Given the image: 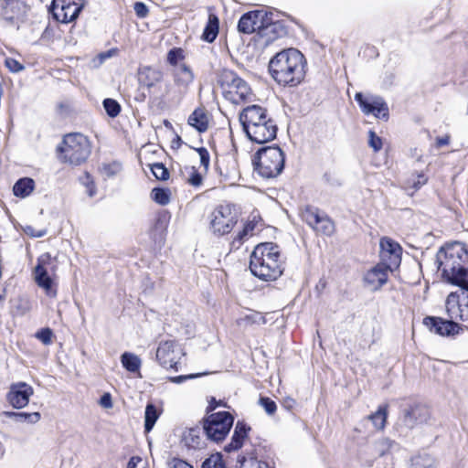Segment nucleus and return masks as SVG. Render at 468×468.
Wrapping results in <instances>:
<instances>
[{
	"instance_id": "f257e3e1",
	"label": "nucleus",
	"mask_w": 468,
	"mask_h": 468,
	"mask_svg": "<svg viewBox=\"0 0 468 468\" xmlns=\"http://www.w3.org/2000/svg\"><path fill=\"white\" fill-rule=\"evenodd\" d=\"M435 264L442 282L468 292V250L455 241L441 247Z\"/></svg>"
},
{
	"instance_id": "f03ea898",
	"label": "nucleus",
	"mask_w": 468,
	"mask_h": 468,
	"mask_svg": "<svg viewBox=\"0 0 468 468\" xmlns=\"http://www.w3.org/2000/svg\"><path fill=\"white\" fill-rule=\"evenodd\" d=\"M306 60L296 48H287L278 52L269 63V72L280 85L294 87L305 76Z\"/></svg>"
},
{
	"instance_id": "7ed1b4c3",
	"label": "nucleus",
	"mask_w": 468,
	"mask_h": 468,
	"mask_svg": "<svg viewBox=\"0 0 468 468\" xmlns=\"http://www.w3.org/2000/svg\"><path fill=\"white\" fill-rule=\"evenodd\" d=\"M239 121L247 137L257 144L272 141L277 135V123L268 110L261 105L252 104L239 113Z\"/></svg>"
},
{
	"instance_id": "20e7f679",
	"label": "nucleus",
	"mask_w": 468,
	"mask_h": 468,
	"mask_svg": "<svg viewBox=\"0 0 468 468\" xmlns=\"http://www.w3.org/2000/svg\"><path fill=\"white\" fill-rule=\"evenodd\" d=\"M250 270L262 281L277 280L284 271L278 245L272 242L257 245L250 255Z\"/></svg>"
},
{
	"instance_id": "39448f33",
	"label": "nucleus",
	"mask_w": 468,
	"mask_h": 468,
	"mask_svg": "<svg viewBox=\"0 0 468 468\" xmlns=\"http://www.w3.org/2000/svg\"><path fill=\"white\" fill-rule=\"evenodd\" d=\"M57 153L60 162L77 166L87 161L91 153V144L82 133H68L58 145Z\"/></svg>"
},
{
	"instance_id": "423d86ee",
	"label": "nucleus",
	"mask_w": 468,
	"mask_h": 468,
	"mask_svg": "<svg viewBox=\"0 0 468 468\" xmlns=\"http://www.w3.org/2000/svg\"><path fill=\"white\" fill-rule=\"evenodd\" d=\"M284 162L285 155L277 145L259 149L253 159L255 171L264 178H272L280 175L284 168Z\"/></svg>"
},
{
	"instance_id": "0eeeda50",
	"label": "nucleus",
	"mask_w": 468,
	"mask_h": 468,
	"mask_svg": "<svg viewBox=\"0 0 468 468\" xmlns=\"http://www.w3.org/2000/svg\"><path fill=\"white\" fill-rule=\"evenodd\" d=\"M218 81L224 98L233 104L250 101L254 96L249 84L233 70L223 69L220 72Z\"/></svg>"
},
{
	"instance_id": "6e6552de",
	"label": "nucleus",
	"mask_w": 468,
	"mask_h": 468,
	"mask_svg": "<svg viewBox=\"0 0 468 468\" xmlns=\"http://www.w3.org/2000/svg\"><path fill=\"white\" fill-rule=\"evenodd\" d=\"M234 418L228 411H218L205 417L202 420L203 432L207 439L215 442L223 441L233 426Z\"/></svg>"
},
{
	"instance_id": "1a4fd4ad",
	"label": "nucleus",
	"mask_w": 468,
	"mask_h": 468,
	"mask_svg": "<svg viewBox=\"0 0 468 468\" xmlns=\"http://www.w3.org/2000/svg\"><path fill=\"white\" fill-rule=\"evenodd\" d=\"M237 222L238 215L229 204L218 206L210 216V228L218 235L229 233Z\"/></svg>"
},
{
	"instance_id": "9d476101",
	"label": "nucleus",
	"mask_w": 468,
	"mask_h": 468,
	"mask_svg": "<svg viewBox=\"0 0 468 468\" xmlns=\"http://www.w3.org/2000/svg\"><path fill=\"white\" fill-rule=\"evenodd\" d=\"M354 99L364 114H371L378 119L388 121L389 116L388 106L381 96L356 92Z\"/></svg>"
},
{
	"instance_id": "9b49d317",
	"label": "nucleus",
	"mask_w": 468,
	"mask_h": 468,
	"mask_svg": "<svg viewBox=\"0 0 468 468\" xmlns=\"http://www.w3.org/2000/svg\"><path fill=\"white\" fill-rule=\"evenodd\" d=\"M278 14L274 11H267L264 24L260 31L259 37L263 40L264 45H269L277 38L287 35L288 30L285 25L278 19Z\"/></svg>"
},
{
	"instance_id": "f8f14e48",
	"label": "nucleus",
	"mask_w": 468,
	"mask_h": 468,
	"mask_svg": "<svg viewBox=\"0 0 468 468\" xmlns=\"http://www.w3.org/2000/svg\"><path fill=\"white\" fill-rule=\"evenodd\" d=\"M451 292L445 301L446 312L450 319L468 321V292L463 290Z\"/></svg>"
},
{
	"instance_id": "ddd939ff",
	"label": "nucleus",
	"mask_w": 468,
	"mask_h": 468,
	"mask_svg": "<svg viewBox=\"0 0 468 468\" xmlns=\"http://www.w3.org/2000/svg\"><path fill=\"white\" fill-rule=\"evenodd\" d=\"M430 419L431 410L426 405L413 403L403 410L401 421L406 428L411 430L417 426L428 423Z\"/></svg>"
},
{
	"instance_id": "4468645a",
	"label": "nucleus",
	"mask_w": 468,
	"mask_h": 468,
	"mask_svg": "<svg viewBox=\"0 0 468 468\" xmlns=\"http://www.w3.org/2000/svg\"><path fill=\"white\" fill-rule=\"evenodd\" d=\"M34 394L33 388L26 382L11 384L6 394V400L15 409H23L29 403L30 397Z\"/></svg>"
},
{
	"instance_id": "2eb2a0df",
	"label": "nucleus",
	"mask_w": 468,
	"mask_h": 468,
	"mask_svg": "<svg viewBox=\"0 0 468 468\" xmlns=\"http://www.w3.org/2000/svg\"><path fill=\"white\" fill-rule=\"evenodd\" d=\"M267 17V10L260 9L250 11L241 16L238 23V30L243 34H251L256 32L260 36V31Z\"/></svg>"
},
{
	"instance_id": "dca6fc26",
	"label": "nucleus",
	"mask_w": 468,
	"mask_h": 468,
	"mask_svg": "<svg viewBox=\"0 0 468 468\" xmlns=\"http://www.w3.org/2000/svg\"><path fill=\"white\" fill-rule=\"evenodd\" d=\"M176 343L174 340L161 341L156 350V359L165 368L178 370V355L176 350Z\"/></svg>"
},
{
	"instance_id": "f3484780",
	"label": "nucleus",
	"mask_w": 468,
	"mask_h": 468,
	"mask_svg": "<svg viewBox=\"0 0 468 468\" xmlns=\"http://www.w3.org/2000/svg\"><path fill=\"white\" fill-rule=\"evenodd\" d=\"M454 319L444 320L441 317L427 316L423 319V324L434 334L441 336H451L459 333L461 326L453 322Z\"/></svg>"
},
{
	"instance_id": "a211bd4d",
	"label": "nucleus",
	"mask_w": 468,
	"mask_h": 468,
	"mask_svg": "<svg viewBox=\"0 0 468 468\" xmlns=\"http://www.w3.org/2000/svg\"><path fill=\"white\" fill-rule=\"evenodd\" d=\"M250 430V426L246 422L243 420H238L235 425L230 442L224 446V451L226 452H231L239 450L243 446L245 440L248 438Z\"/></svg>"
},
{
	"instance_id": "6ab92c4d",
	"label": "nucleus",
	"mask_w": 468,
	"mask_h": 468,
	"mask_svg": "<svg viewBox=\"0 0 468 468\" xmlns=\"http://www.w3.org/2000/svg\"><path fill=\"white\" fill-rule=\"evenodd\" d=\"M388 272L385 266L377 264L366 272L364 282L372 291L380 289L388 281Z\"/></svg>"
},
{
	"instance_id": "aec40b11",
	"label": "nucleus",
	"mask_w": 468,
	"mask_h": 468,
	"mask_svg": "<svg viewBox=\"0 0 468 468\" xmlns=\"http://www.w3.org/2000/svg\"><path fill=\"white\" fill-rule=\"evenodd\" d=\"M400 449L399 444L388 437H381L376 440L372 444V451L376 457H384L390 455Z\"/></svg>"
},
{
	"instance_id": "412c9836",
	"label": "nucleus",
	"mask_w": 468,
	"mask_h": 468,
	"mask_svg": "<svg viewBox=\"0 0 468 468\" xmlns=\"http://www.w3.org/2000/svg\"><path fill=\"white\" fill-rule=\"evenodd\" d=\"M163 79V73L157 69L152 67H144L139 69L138 81L140 85L148 89L154 87Z\"/></svg>"
},
{
	"instance_id": "4be33fe9",
	"label": "nucleus",
	"mask_w": 468,
	"mask_h": 468,
	"mask_svg": "<svg viewBox=\"0 0 468 468\" xmlns=\"http://www.w3.org/2000/svg\"><path fill=\"white\" fill-rule=\"evenodd\" d=\"M199 427L189 428L184 431L182 441L189 449H200L204 446Z\"/></svg>"
},
{
	"instance_id": "5701e85b",
	"label": "nucleus",
	"mask_w": 468,
	"mask_h": 468,
	"mask_svg": "<svg viewBox=\"0 0 468 468\" xmlns=\"http://www.w3.org/2000/svg\"><path fill=\"white\" fill-rule=\"evenodd\" d=\"M187 122L197 132L204 133L208 127L207 116L202 108L196 109L188 117Z\"/></svg>"
},
{
	"instance_id": "b1692460",
	"label": "nucleus",
	"mask_w": 468,
	"mask_h": 468,
	"mask_svg": "<svg viewBox=\"0 0 468 468\" xmlns=\"http://www.w3.org/2000/svg\"><path fill=\"white\" fill-rule=\"evenodd\" d=\"M194 80V74L186 64L179 65L175 71V82L183 90H186Z\"/></svg>"
},
{
	"instance_id": "393cba45",
	"label": "nucleus",
	"mask_w": 468,
	"mask_h": 468,
	"mask_svg": "<svg viewBox=\"0 0 468 468\" xmlns=\"http://www.w3.org/2000/svg\"><path fill=\"white\" fill-rule=\"evenodd\" d=\"M35 188V181L30 177H22L13 186V194L20 198L28 197Z\"/></svg>"
},
{
	"instance_id": "a878e982",
	"label": "nucleus",
	"mask_w": 468,
	"mask_h": 468,
	"mask_svg": "<svg viewBox=\"0 0 468 468\" xmlns=\"http://www.w3.org/2000/svg\"><path fill=\"white\" fill-rule=\"evenodd\" d=\"M436 459L427 452H419L410 459V468H436Z\"/></svg>"
},
{
	"instance_id": "bb28decb",
	"label": "nucleus",
	"mask_w": 468,
	"mask_h": 468,
	"mask_svg": "<svg viewBox=\"0 0 468 468\" xmlns=\"http://www.w3.org/2000/svg\"><path fill=\"white\" fill-rule=\"evenodd\" d=\"M218 27L219 20L218 16L214 14H209L208 21L202 34V39L208 43L213 42L218 34Z\"/></svg>"
},
{
	"instance_id": "cd10ccee",
	"label": "nucleus",
	"mask_w": 468,
	"mask_h": 468,
	"mask_svg": "<svg viewBox=\"0 0 468 468\" xmlns=\"http://www.w3.org/2000/svg\"><path fill=\"white\" fill-rule=\"evenodd\" d=\"M122 366L130 373H139L142 366L141 358L131 352H124L121 356Z\"/></svg>"
},
{
	"instance_id": "c85d7f7f",
	"label": "nucleus",
	"mask_w": 468,
	"mask_h": 468,
	"mask_svg": "<svg viewBox=\"0 0 468 468\" xmlns=\"http://www.w3.org/2000/svg\"><path fill=\"white\" fill-rule=\"evenodd\" d=\"M2 415L15 420L16 422H27L30 424H35L38 422L41 419V415L39 412H17V411H3Z\"/></svg>"
},
{
	"instance_id": "c756f323",
	"label": "nucleus",
	"mask_w": 468,
	"mask_h": 468,
	"mask_svg": "<svg viewBox=\"0 0 468 468\" xmlns=\"http://www.w3.org/2000/svg\"><path fill=\"white\" fill-rule=\"evenodd\" d=\"M388 418V405H380L377 411L368 415L367 420H370L378 431L384 430Z\"/></svg>"
},
{
	"instance_id": "7c9ffc66",
	"label": "nucleus",
	"mask_w": 468,
	"mask_h": 468,
	"mask_svg": "<svg viewBox=\"0 0 468 468\" xmlns=\"http://www.w3.org/2000/svg\"><path fill=\"white\" fill-rule=\"evenodd\" d=\"M35 278L37 285L47 292L51 289L52 280L49 277L45 267L40 263V260L38 261L37 265L35 267Z\"/></svg>"
},
{
	"instance_id": "2f4dec72",
	"label": "nucleus",
	"mask_w": 468,
	"mask_h": 468,
	"mask_svg": "<svg viewBox=\"0 0 468 468\" xmlns=\"http://www.w3.org/2000/svg\"><path fill=\"white\" fill-rule=\"evenodd\" d=\"M160 411L153 403H148L144 411V431L150 432L157 420L159 419Z\"/></svg>"
},
{
	"instance_id": "473e14b6",
	"label": "nucleus",
	"mask_w": 468,
	"mask_h": 468,
	"mask_svg": "<svg viewBox=\"0 0 468 468\" xmlns=\"http://www.w3.org/2000/svg\"><path fill=\"white\" fill-rule=\"evenodd\" d=\"M428 181L427 176L424 174H418L412 176L404 183V189L408 195L413 196L422 186Z\"/></svg>"
},
{
	"instance_id": "72a5a7b5",
	"label": "nucleus",
	"mask_w": 468,
	"mask_h": 468,
	"mask_svg": "<svg viewBox=\"0 0 468 468\" xmlns=\"http://www.w3.org/2000/svg\"><path fill=\"white\" fill-rule=\"evenodd\" d=\"M318 221L317 225L313 227L316 232L326 236H330L334 233L335 225L328 216L322 214Z\"/></svg>"
},
{
	"instance_id": "f704fd0d",
	"label": "nucleus",
	"mask_w": 468,
	"mask_h": 468,
	"mask_svg": "<svg viewBox=\"0 0 468 468\" xmlns=\"http://www.w3.org/2000/svg\"><path fill=\"white\" fill-rule=\"evenodd\" d=\"M381 262L379 265L385 266L387 271H392L398 268L401 261V252H395L393 254L380 255Z\"/></svg>"
},
{
	"instance_id": "c9c22d12",
	"label": "nucleus",
	"mask_w": 468,
	"mask_h": 468,
	"mask_svg": "<svg viewBox=\"0 0 468 468\" xmlns=\"http://www.w3.org/2000/svg\"><path fill=\"white\" fill-rule=\"evenodd\" d=\"M380 255L393 254L395 252H402L400 245L391 239L390 238L384 237L380 239Z\"/></svg>"
},
{
	"instance_id": "e433bc0d",
	"label": "nucleus",
	"mask_w": 468,
	"mask_h": 468,
	"mask_svg": "<svg viewBox=\"0 0 468 468\" xmlns=\"http://www.w3.org/2000/svg\"><path fill=\"white\" fill-rule=\"evenodd\" d=\"M321 215L322 214L317 207L308 206L303 210L302 218L313 229V227L316 226L317 222H319L318 220Z\"/></svg>"
},
{
	"instance_id": "4c0bfd02",
	"label": "nucleus",
	"mask_w": 468,
	"mask_h": 468,
	"mask_svg": "<svg viewBox=\"0 0 468 468\" xmlns=\"http://www.w3.org/2000/svg\"><path fill=\"white\" fill-rule=\"evenodd\" d=\"M171 192L167 188L154 187L151 191L152 199L161 206H165L170 202Z\"/></svg>"
},
{
	"instance_id": "58836bf2",
	"label": "nucleus",
	"mask_w": 468,
	"mask_h": 468,
	"mask_svg": "<svg viewBox=\"0 0 468 468\" xmlns=\"http://www.w3.org/2000/svg\"><path fill=\"white\" fill-rule=\"evenodd\" d=\"M201 468H226L222 454L220 452L211 454L202 463Z\"/></svg>"
},
{
	"instance_id": "ea45409f",
	"label": "nucleus",
	"mask_w": 468,
	"mask_h": 468,
	"mask_svg": "<svg viewBox=\"0 0 468 468\" xmlns=\"http://www.w3.org/2000/svg\"><path fill=\"white\" fill-rule=\"evenodd\" d=\"M102 105H103V108H104L106 113L111 118H115L116 116L119 115V113L121 112V105L114 99H111V98L104 99L102 101Z\"/></svg>"
},
{
	"instance_id": "a19ab883",
	"label": "nucleus",
	"mask_w": 468,
	"mask_h": 468,
	"mask_svg": "<svg viewBox=\"0 0 468 468\" xmlns=\"http://www.w3.org/2000/svg\"><path fill=\"white\" fill-rule=\"evenodd\" d=\"M151 171L154 177L158 180H167L169 177V172L167 168L162 163H154L151 165Z\"/></svg>"
},
{
	"instance_id": "79ce46f5",
	"label": "nucleus",
	"mask_w": 468,
	"mask_h": 468,
	"mask_svg": "<svg viewBox=\"0 0 468 468\" xmlns=\"http://www.w3.org/2000/svg\"><path fill=\"white\" fill-rule=\"evenodd\" d=\"M259 404L264 409L268 415H273L276 412L277 405L275 401L268 397H261Z\"/></svg>"
},
{
	"instance_id": "37998d69",
	"label": "nucleus",
	"mask_w": 468,
	"mask_h": 468,
	"mask_svg": "<svg viewBox=\"0 0 468 468\" xmlns=\"http://www.w3.org/2000/svg\"><path fill=\"white\" fill-rule=\"evenodd\" d=\"M82 185H84L87 188L88 195L92 197L96 194V186L95 184L88 172H85L83 176L80 178Z\"/></svg>"
},
{
	"instance_id": "c03bdc74",
	"label": "nucleus",
	"mask_w": 468,
	"mask_h": 468,
	"mask_svg": "<svg viewBox=\"0 0 468 468\" xmlns=\"http://www.w3.org/2000/svg\"><path fill=\"white\" fill-rule=\"evenodd\" d=\"M52 330L48 327L42 328L36 334V337L44 345H49L52 341Z\"/></svg>"
},
{
	"instance_id": "a18cd8bd",
	"label": "nucleus",
	"mask_w": 468,
	"mask_h": 468,
	"mask_svg": "<svg viewBox=\"0 0 468 468\" xmlns=\"http://www.w3.org/2000/svg\"><path fill=\"white\" fill-rule=\"evenodd\" d=\"M368 144L375 152L382 148V139L372 130L368 132Z\"/></svg>"
},
{
	"instance_id": "49530a36",
	"label": "nucleus",
	"mask_w": 468,
	"mask_h": 468,
	"mask_svg": "<svg viewBox=\"0 0 468 468\" xmlns=\"http://www.w3.org/2000/svg\"><path fill=\"white\" fill-rule=\"evenodd\" d=\"M5 64L6 68L13 73H18L25 69L24 65L13 58H5Z\"/></svg>"
},
{
	"instance_id": "de8ad7c7",
	"label": "nucleus",
	"mask_w": 468,
	"mask_h": 468,
	"mask_svg": "<svg viewBox=\"0 0 468 468\" xmlns=\"http://www.w3.org/2000/svg\"><path fill=\"white\" fill-rule=\"evenodd\" d=\"M183 58V51L181 48H172L167 54V61L171 65H176Z\"/></svg>"
},
{
	"instance_id": "09e8293b",
	"label": "nucleus",
	"mask_w": 468,
	"mask_h": 468,
	"mask_svg": "<svg viewBox=\"0 0 468 468\" xmlns=\"http://www.w3.org/2000/svg\"><path fill=\"white\" fill-rule=\"evenodd\" d=\"M120 170L121 165L118 163L104 164L102 165V171L108 177L115 176Z\"/></svg>"
},
{
	"instance_id": "8fccbe9b",
	"label": "nucleus",
	"mask_w": 468,
	"mask_h": 468,
	"mask_svg": "<svg viewBox=\"0 0 468 468\" xmlns=\"http://www.w3.org/2000/svg\"><path fill=\"white\" fill-rule=\"evenodd\" d=\"M196 150L199 154L201 165H203L205 169H207L210 162L208 151L205 147H198Z\"/></svg>"
},
{
	"instance_id": "3c124183",
	"label": "nucleus",
	"mask_w": 468,
	"mask_h": 468,
	"mask_svg": "<svg viewBox=\"0 0 468 468\" xmlns=\"http://www.w3.org/2000/svg\"><path fill=\"white\" fill-rule=\"evenodd\" d=\"M203 375H205V373L181 375V376H176V377H169L168 380L170 382H172V383L181 384V383H183L184 381H186L187 379L197 378L201 377Z\"/></svg>"
},
{
	"instance_id": "603ef678",
	"label": "nucleus",
	"mask_w": 468,
	"mask_h": 468,
	"mask_svg": "<svg viewBox=\"0 0 468 468\" xmlns=\"http://www.w3.org/2000/svg\"><path fill=\"white\" fill-rule=\"evenodd\" d=\"M249 232L243 228L242 230L239 231L236 237L232 240V246L239 248L249 237Z\"/></svg>"
},
{
	"instance_id": "864d4df0",
	"label": "nucleus",
	"mask_w": 468,
	"mask_h": 468,
	"mask_svg": "<svg viewBox=\"0 0 468 468\" xmlns=\"http://www.w3.org/2000/svg\"><path fill=\"white\" fill-rule=\"evenodd\" d=\"M188 183L193 186H198L202 183V176L195 167L191 168V175L188 178Z\"/></svg>"
},
{
	"instance_id": "5fc2aeb1",
	"label": "nucleus",
	"mask_w": 468,
	"mask_h": 468,
	"mask_svg": "<svg viewBox=\"0 0 468 468\" xmlns=\"http://www.w3.org/2000/svg\"><path fill=\"white\" fill-rule=\"evenodd\" d=\"M133 9L137 16L141 18L145 17L149 12L148 7L143 2H136Z\"/></svg>"
},
{
	"instance_id": "6e6d98bb",
	"label": "nucleus",
	"mask_w": 468,
	"mask_h": 468,
	"mask_svg": "<svg viewBox=\"0 0 468 468\" xmlns=\"http://www.w3.org/2000/svg\"><path fill=\"white\" fill-rule=\"evenodd\" d=\"M250 468H274V466L268 462L259 461L256 457L250 458Z\"/></svg>"
},
{
	"instance_id": "4d7b16f0",
	"label": "nucleus",
	"mask_w": 468,
	"mask_h": 468,
	"mask_svg": "<svg viewBox=\"0 0 468 468\" xmlns=\"http://www.w3.org/2000/svg\"><path fill=\"white\" fill-rule=\"evenodd\" d=\"M170 468H193V466L188 463L187 462L179 459V458H174L171 461V467Z\"/></svg>"
},
{
	"instance_id": "13d9d810",
	"label": "nucleus",
	"mask_w": 468,
	"mask_h": 468,
	"mask_svg": "<svg viewBox=\"0 0 468 468\" xmlns=\"http://www.w3.org/2000/svg\"><path fill=\"white\" fill-rule=\"evenodd\" d=\"M25 232L31 236V237H34V238H41V237H44L47 233V231L45 229H41V230H35V229L31 226H27L26 229H25Z\"/></svg>"
},
{
	"instance_id": "bf43d9fd",
	"label": "nucleus",
	"mask_w": 468,
	"mask_h": 468,
	"mask_svg": "<svg viewBox=\"0 0 468 468\" xmlns=\"http://www.w3.org/2000/svg\"><path fill=\"white\" fill-rule=\"evenodd\" d=\"M100 405L105 409L112 407V399L110 393H104L100 399Z\"/></svg>"
},
{
	"instance_id": "052dcab7",
	"label": "nucleus",
	"mask_w": 468,
	"mask_h": 468,
	"mask_svg": "<svg viewBox=\"0 0 468 468\" xmlns=\"http://www.w3.org/2000/svg\"><path fill=\"white\" fill-rule=\"evenodd\" d=\"M154 229H160L162 232L166 229V219L165 217H158L154 223Z\"/></svg>"
},
{
	"instance_id": "680f3d73",
	"label": "nucleus",
	"mask_w": 468,
	"mask_h": 468,
	"mask_svg": "<svg viewBox=\"0 0 468 468\" xmlns=\"http://www.w3.org/2000/svg\"><path fill=\"white\" fill-rule=\"evenodd\" d=\"M450 142V136L449 135H445L443 137H438L436 139V146L437 147H442L444 145H447Z\"/></svg>"
},
{
	"instance_id": "e2e57ef3",
	"label": "nucleus",
	"mask_w": 468,
	"mask_h": 468,
	"mask_svg": "<svg viewBox=\"0 0 468 468\" xmlns=\"http://www.w3.org/2000/svg\"><path fill=\"white\" fill-rule=\"evenodd\" d=\"M142 462V458L139 456H133L128 463L127 468H136L137 464Z\"/></svg>"
},
{
	"instance_id": "0e129e2a",
	"label": "nucleus",
	"mask_w": 468,
	"mask_h": 468,
	"mask_svg": "<svg viewBox=\"0 0 468 468\" xmlns=\"http://www.w3.org/2000/svg\"><path fill=\"white\" fill-rule=\"evenodd\" d=\"M256 222L254 220H250L249 222H247L245 225H244V229L249 232V235L250 236H252L253 235V231L256 228Z\"/></svg>"
},
{
	"instance_id": "69168bd1",
	"label": "nucleus",
	"mask_w": 468,
	"mask_h": 468,
	"mask_svg": "<svg viewBox=\"0 0 468 468\" xmlns=\"http://www.w3.org/2000/svg\"><path fill=\"white\" fill-rule=\"evenodd\" d=\"M247 462V457L242 455L238 457V463L243 465Z\"/></svg>"
},
{
	"instance_id": "338daca9",
	"label": "nucleus",
	"mask_w": 468,
	"mask_h": 468,
	"mask_svg": "<svg viewBox=\"0 0 468 468\" xmlns=\"http://www.w3.org/2000/svg\"><path fill=\"white\" fill-rule=\"evenodd\" d=\"M324 180H325L328 184H334V183L332 182L331 175H330V174H327V173H326V174H324Z\"/></svg>"
},
{
	"instance_id": "774afa93",
	"label": "nucleus",
	"mask_w": 468,
	"mask_h": 468,
	"mask_svg": "<svg viewBox=\"0 0 468 468\" xmlns=\"http://www.w3.org/2000/svg\"><path fill=\"white\" fill-rule=\"evenodd\" d=\"M109 57L108 54H101L100 55V63H101L105 58Z\"/></svg>"
}]
</instances>
